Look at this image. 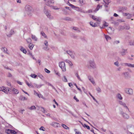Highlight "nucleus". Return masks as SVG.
<instances>
[{"instance_id":"f257e3e1","label":"nucleus","mask_w":134,"mask_h":134,"mask_svg":"<svg viewBox=\"0 0 134 134\" xmlns=\"http://www.w3.org/2000/svg\"><path fill=\"white\" fill-rule=\"evenodd\" d=\"M44 12L48 18L50 19H53V16L51 15L50 11L46 9L45 8V7H44Z\"/></svg>"},{"instance_id":"f03ea898","label":"nucleus","mask_w":134,"mask_h":134,"mask_svg":"<svg viewBox=\"0 0 134 134\" xmlns=\"http://www.w3.org/2000/svg\"><path fill=\"white\" fill-rule=\"evenodd\" d=\"M25 10L26 13L29 15H31L33 10L31 7L29 5H27L25 7Z\"/></svg>"},{"instance_id":"7ed1b4c3","label":"nucleus","mask_w":134,"mask_h":134,"mask_svg":"<svg viewBox=\"0 0 134 134\" xmlns=\"http://www.w3.org/2000/svg\"><path fill=\"white\" fill-rule=\"evenodd\" d=\"M87 67L89 69H94L96 68V64L93 60H91L88 62Z\"/></svg>"},{"instance_id":"20e7f679","label":"nucleus","mask_w":134,"mask_h":134,"mask_svg":"<svg viewBox=\"0 0 134 134\" xmlns=\"http://www.w3.org/2000/svg\"><path fill=\"white\" fill-rule=\"evenodd\" d=\"M44 3L47 5L51 7L52 5L54 3V1L53 0H43Z\"/></svg>"},{"instance_id":"39448f33","label":"nucleus","mask_w":134,"mask_h":134,"mask_svg":"<svg viewBox=\"0 0 134 134\" xmlns=\"http://www.w3.org/2000/svg\"><path fill=\"white\" fill-rule=\"evenodd\" d=\"M59 66L62 69L63 71H66L65 65L64 62H62L59 63Z\"/></svg>"},{"instance_id":"423d86ee","label":"nucleus","mask_w":134,"mask_h":134,"mask_svg":"<svg viewBox=\"0 0 134 134\" xmlns=\"http://www.w3.org/2000/svg\"><path fill=\"white\" fill-rule=\"evenodd\" d=\"M122 74L125 79H128L131 77V75L128 71L124 72L122 73Z\"/></svg>"},{"instance_id":"0eeeda50","label":"nucleus","mask_w":134,"mask_h":134,"mask_svg":"<svg viewBox=\"0 0 134 134\" xmlns=\"http://www.w3.org/2000/svg\"><path fill=\"white\" fill-rule=\"evenodd\" d=\"M121 65L124 66H127L131 68H134V64L127 63H120Z\"/></svg>"},{"instance_id":"6e6552de","label":"nucleus","mask_w":134,"mask_h":134,"mask_svg":"<svg viewBox=\"0 0 134 134\" xmlns=\"http://www.w3.org/2000/svg\"><path fill=\"white\" fill-rule=\"evenodd\" d=\"M124 90L125 92L128 94L131 95L133 94V90L131 88H125Z\"/></svg>"},{"instance_id":"1a4fd4ad","label":"nucleus","mask_w":134,"mask_h":134,"mask_svg":"<svg viewBox=\"0 0 134 134\" xmlns=\"http://www.w3.org/2000/svg\"><path fill=\"white\" fill-rule=\"evenodd\" d=\"M8 91H9V93H12L13 92V93L16 94H18L19 93V91L14 88L10 90L8 89Z\"/></svg>"},{"instance_id":"9d476101","label":"nucleus","mask_w":134,"mask_h":134,"mask_svg":"<svg viewBox=\"0 0 134 134\" xmlns=\"http://www.w3.org/2000/svg\"><path fill=\"white\" fill-rule=\"evenodd\" d=\"M5 132L8 134H16V133L14 130L9 129L5 130Z\"/></svg>"},{"instance_id":"9b49d317","label":"nucleus","mask_w":134,"mask_h":134,"mask_svg":"<svg viewBox=\"0 0 134 134\" xmlns=\"http://www.w3.org/2000/svg\"><path fill=\"white\" fill-rule=\"evenodd\" d=\"M119 53L122 56L125 55L127 53V50L122 49L120 51Z\"/></svg>"},{"instance_id":"f8f14e48","label":"nucleus","mask_w":134,"mask_h":134,"mask_svg":"<svg viewBox=\"0 0 134 134\" xmlns=\"http://www.w3.org/2000/svg\"><path fill=\"white\" fill-rule=\"evenodd\" d=\"M121 114L125 119H128L129 118V115L125 113L121 112Z\"/></svg>"},{"instance_id":"ddd939ff","label":"nucleus","mask_w":134,"mask_h":134,"mask_svg":"<svg viewBox=\"0 0 134 134\" xmlns=\"http://www.w3.org/2000/svg\"><path fill=\"white\" fill-rule=\"evenodd\" d=\"M119 104L122 106L124 108L127 109L128 110H129V109L126 105V104L125 103L121 101H119Z\"/></svg>"},{"instance_id":"4468645a","label":"nucleus","mask_w":134,"mask_h":134,"mask_svg":"<svg viewBox=\"0 0 134 134\" xmlns=\"http://www.w3.org/2000/svg\"><path fill=\"white\" fill-rule=\"evenodd\" d=\"M50 125L55 127H59L60 125L59 124L56 122H52Z\"/></svg>"},{"instance_id":"2eb2a0df","label":"nucleus","mask_w":134,"mask_h":134,"mask_svg":"<svg viewBox=\"0 0 134 134\" xmlns=\"http://www.w3.org/2000/svg\"><path fill=\"white\" fill-rule=\"evenodd\" d=\"M89 80L93 84L95 83V82L91 76H88V77Z\"/></svg>"},{"instance_id":"dca6fc26","label":"nucleus","mask_w":134,"mask_h":134,"mask_svg":"<svg viewBox=\"0 0 134 134\" xmlns=\"http://www.w3.org/2000/svg\"><path fill=\"white\" fill-rule=\"evenodd\" d=\"M20 49L24 53L26 54L27 52V51L22 46L20 47Z\"/></svg>"},{"instance_id":"f3484780","label":"nucleus","mask_w":134,"mask_h":134,"mask_svg":"<svg viewBox=\"0 0 134 134\" xmlns=\"http://www.w3.org/2000/svg\"><path fill=\"white\" fill-rule=\"evenodd\" d=\"M61 10L63 12V13L65 15L68 14V13L67 10L64 8H61Z\"/></svg>"},{"instance_id":"a211bd4d","label":"nucleus","mask_w":134,"mask_h":134,"mask_svg":"<svg viewBox=\"0 0 134 134\" xmlns=\"http://www.w3.org/2000/svg\"><path fill=\"white\" fill-rule=\"evenodd\" d=\"M2 50L4 53L8 54L7 52V49L5 47H2L1 49Z\"/></svg>"},{"instance_id":"6ab92c4d","label":"nucleus","mask_w":134,"mask_h":134,"mask_svg":"<svg viewBox=\"0 0 134 134\" xmlns=\"http://www.w3.org/2000/svg\"><path fill=\"white\" fill-rule=\"evenodd\" d=\"M31 38L32 39H33V40L35 41H37V38L35 35L32 34L31 35Z\"/></svg>"},{"instance_id":"aec40b11","label":"nucleus","mask_w":134,"mask_h":134,"mask_svg":"<svg viewBox=\"0 0 134 134\" xmlns=\"http://www.w3.org/2000/svg\"><path fill=\"white\" fill-rule=\"evenodd\" d=\"M117 97L119 99L121 100L122 99V97L120 93H118L116 95Z\"/></svg>"},{"instance_id":"412c9836","label":"nucleus","mask_w":134,"mask_h":134,"mask_svg":"<svg viewBox=\"0 0 134 134\" xmlns=\"http://www.w3.org/2000/svg\"><path fill=\"white\" fill-rule=\"evenodd\" d=\"M40 34L43 36L44 38H47V35L43 31H41L40 33Z\"/></svg>"},{"instance_id":"4be33fe9","label":"nucleus","mask_w":134,"mask_h":134,"mask_svg":"<svg viewBox=\"0 0 134 134\" xmlns=\"http://www.w3.org/2000/svg\"><path fill=\"white\" fill-rule=\"evenodd\" d=\"M19 99L21 100H26L27 98L25 97H24L23 96L21 95L20 96V97Z\"/></svg>"},{"instance_id":"5701e85b","label":"nucleus","mask_w":134,"mask_h":134,"mask_svg":"<svg viewBox=\"0 0 134 134\" xmlns=\"http://www.w3.org/2000/svg\"><path fill=\"white\" fill-rule=\"evenodd\" d=\"M14 31L12 29L10 31V34H9L7 35V36L9 37L10 36L14 34Z\"/></svg>"},{"instance_id":"b1692460","label":"nucleus","mask_w":134,"mask_h":134,"mask_svg":"<svg viewBox=\"0 0 134 134\" xmlns=\"http://www.w3.org/2000/svg\"><path fill=\"white\" fill-rule=\"evenodd\" d=\"M34 46V45L33 44L30 43L29 45V47L31 50H32L33 49Z\"/></svg>"},{"instance_id":"393cba45","label":"nucleus","mask_w":134,"mask_h":134,"mask_svg":"<svg viewBox=\"0 0 134 134\" xmlns=\"http://www.w3.org/2000/svg\"><path fill=\"white\" fill-rule=\"evenodd\" d=\"M26 41L28 43H30L31 42V40L30 38H28L26 40Z\"/></svg>"},{"instance_id":"a878e982","label":"nucleus","mask_w":134,"mask_h":134,"mask_svg":"<svg viewBox=\"0 0 134 134\" xmlns=\"http://www.w3.org/2000/svg\"><path fill=\"white\" fill-rule=\"evenodd\" d=\"M92 18L93 19L96 21H99L98 19L96 18V16L93 15H92Z\"/></svg>"},{"instance_id":"bb28decb","label":"nucleus","mask_w":134,"mask_h":134,"mask_svg":"<svg viewBox=\"0 0 134 134\" xmlns=\"http://www.w3.org/2000/svg\"><path fill=\"white\" fill-rule=\"evenodd\" d=\"M105 36V38L107 41H108V40H110L111 38L109 36L107 35H104Z\"/></svg>"},{"instance_id":"cd10ccee","label":"nucleus","mask_w":134,"mask_h":134,"mask_svg":"<svg viewBox=\"0 0 134 134\" xmlns=\"http://www.w3.org/2000/svg\"><path fill=\"white\" fill-rule=\"evenodd\" d=\"M76 8L78 9V10L77 11H78L79 12H82L83 13H85V12H84V10H83L81 9H80L79 7H76Z\"/></svg>"},{"instance_id":"c85d7f7f","label":"nucleus","mask_w":134,"mask_h":134,"mask_svg":"<svg viewBox=\"0 0 134 134\" xmlns=\"http://www.w3.org/2000/svg\"><path fill=\"white\" fill-rule=\"evenodd\" d=\"M26 84L29 87H33V86L31 84H29V83L27 81H26Z\"/></svg>"},{"instance_id":"c756f323","label":"nucleus","mask_w":134,"mask_h":134,"mask_svg":"<svg viewBox=\"0 0 134 134\" xmlns=\"http://www.w3.org/2000/svg\"><path fill=\"white\" fill-rule=\"evenodd\" d=\"M79 2L81 5H82L84 4L83 0H79Z\"/></svg>"},{"instance_id":"7c9ffc66","label":"nucleus","mask_w":134,"mask_h":134,"mask_svg":"<svg viewBox=\"0 0 134 134\" xmlns=\"http://www.w3.org/2000/svg\"><path fill=\"white\" fill-rule=\"evenodd\" d=\"M75 75L77 77L78 79L80 81H82L81 80V79L80 77L78 75V73L77 72L75 74Z\"/></svg>"},{"instance_id":"2f4dec72","label":"nucleus","mask_w":134,"mask_h":134,"mask_svg":"<svg viewBox=\"0 0 134 134\" xmlns=\"http://www.w3.org/2000/svg\"><path fill=\"white\" fill-rule=\"evenodd\" d=\"M40 110L43 113H45V110L44 108L41 107H40Z\"/></svg>"},{"instance_id":"473e14b6","label":"nucleus","mask_w":134,"mask_h":134,"mask_svg":"<svg viewBox=\"0 0 134 134\" xmlns=\"http://www.w3.org/2000/svg\"><path fill=\"white\" fill-rule=\"evenodd\" d=\"M63 19L65 20L70 21L71 20V19L69 17H66L64 18Z\"/></svg>"},{"instance_id":"72a5a7b5","label":"nucleus","mask_w":134,"mask_h":134,"mask_svg":"<svg viewBox=\"0 0 134 134\" xmlns=\"http://www.w3.org/2000/svg\"><path fill=\"white\" fill-rule=\"evenodd\" d=\"M62 126L63 127H64V128L65 129H69V128L68 127H67L65 125L62 124Z\"/></svg>"},{"instance_id":"f704fd0d","label":"nucleus","mask_w":134,"mask_h":134,"mask_svg":"<svg viewBox=\"0 0 134 134\" xmlns=\"http://www.w3.org/2000/svg\"><path fill=\"white\" fill-rule=\"evenodd\" d=\"M114 64L117 66H119V64L118 61H117L116 62H114Z\"/></svg>"},{"instance_id":"c9c22d12","label":"nucleus","mask_w":134,"mask_h":134,"mask_svg":"<svg viewBox=\"0 0 134 134\" xmlns=\"http://www.w3.org/2000/svg\"><path fill=\"white\" fill-rule=\"evenodd\" d=\"M48 46H46V47H43V49L45 51H47L49 50V48L48 47Z\"/></svg>"},{"instance_id":"e433bc0d","label":"nucleus","mask_w":134,"mask_h":134,"mask_svg":"<svg viewBox=\"0 0 134 134\" xmlns=\"http://www.w3.org/2000/svg\"><path fill=\"white\" fill-rule=\"evenodd\" d=\"M66 52L70 56V55H72V54H73V53H72V52H71V51H66Z\"/></svg>"},{"instance_id":"4c0bfd02","label":"nucleus","mask_w":134,"mask_h":134,"mask_svg":"<svg viewBox=\"0 0 134 134\" xmlns=\"http://www.w3.org/2000/svg\"><path fill=\"white\" fill-rule=\"evenodd\" d=\"M96 90L98 91V93H100L101 92V90L100 88L98 87V88H97L96 89Z\"/></svg>"},{"instance_id":"58836bf2","label":"nucleus","mask_w":134,"mask_h":134,"mask_svg":"<svg viewBox=\"0 0 134 134\" xmlns=\"http://www.w3.org/2000/svg\"><path fill=\"white\" fill-rule=\"evenodd\" d=\"M46 83L47 84L48 86H51L53 88H54V86L49 83L47 82Z\"/></svg>"},{"instance_id":"ea45409f","label":"nucleus","mask_w":134,"mask_h":134,"mask_svg":"<svg viewBox=\"0 0 134 134\" xmlns=\"http://www.w3.org/2000/svg\"><path fill=\"white\" fill-rule=\"evenodd\" d=\"M3 92H4L6 93H8L9 92V91H8V90H7L6 88H5V89H4L3 90Z\"/></svg>"},{"instance_id":"a19ab883","label":"nucleus","mask_w":134,"mask_h":134,"mask_svg":"<svg viewBox=\"0 0 134 134\" xmlns=\"http://www.w3.org/2000/svg\"><path fill=\"white\" fill-rule=\"evenodd\" d=\"M44 44L46 46H48V42L47 40L45 41L44 42Z\"/></svg>"},{"instance_id":"79ce46f5","label":"nucleus","mask_w":134,"mask_h":134,"mask_svg":"<svg viewBox=\"0 0 134 134\" xmlns=\"http://www.w3.org/2000/svg\"><path fill=\"white\" fill-rule=\"evenodd\" d=\"M92 9H90L89 10H88L87 11H86L85 12V13H92Z\"/></svg>"},{"instance_id":"37998d69","label":"nucleus","mask_w":134,"mask_h":134,"mask_svg":"<svg viewBox=\"0 0 134 134\" xmlns=\"http://www.w3.org/2000/svg\"><path fill=\"white\" fill-rule=\"evenodd\" d=\"M42 85H37V84H35V85H34V86L37 88H40Z\"/></svg>"},{"instance_id":"c03bdc74","label":"nucleus","mask_w":134,"mask_h":134,"mask_svg":"<svg viewBox=\"0 0 134 134\" xmlns=\"http://www.w3.org/2000/svg\"><path fill=\"white\" fill-rule=\"evenodd\" d=\"M36 108L34 106H32L30 108H29V109L31 110H34V109H35Z\"/></svg>"},{"instance_id":"a18cd8bd","label":"nucleus","mask_w":134,"mask_h":134,"mask_svg":"<svg viewBox=\"0 0 134 134\" xmlns=\"http://www.w3.org/2000/svg\"><path fill=\"white\" fill-rule=\"evenodd\" d=\"M63 80L65 82H66L67 81L66 77L65 76H63Z\"/></svg>"},{"instance_id":"49530a36","label":"nucleus","mask_w":134,"mask_h":134,"mask_svg":"<svg viewBox=\"0 0 134 134\" xmlns=\"http://www.w3.org/2000/svg\"><path fill=\"white\" fill-rule=\"evenodd\" d=\"M30 76L34 78H36V77L37 76L35 74H31Z\"/></svg>"},{"instance_id":"de8ad7c7","label":"nucleus","mask_w":134,"mask_h":134,"mask_svg":"<svg viewBox=\"0 0 134 134\" xmlns=\"http://www.w3.org/2000/svg\"><path fill=\"white\" fill-rule=\"evenodd\" d=\"M73 29L75 30L78 31H80L79 30L78 28L76 27H74L73 28Z\"/></svg>"},{"instance_id":"09e8293b","label":"nucleus","mask_w":134,"mask_h":134,"mask_svg":"<svg viewBox=\"0 0 134 134\" xmlns=\"http://www.w3.org/2000/svg\"><path fill=\"white\" fill-rule=\"evenodd\" d=\"M51 7H52L53 9L55 10L59 9H60V8H57L56 7L52 5V6Z\"/></svg>"},{"instance_id":"8fccbe9b","label":"nucleus","mask_w":134,"mask_h":134,"mask_svg":"<svg viewBox=\"0 0 134 134\" xmlns=\"http://www.w3.org/2000/svg\"><path fill=\"white\" fill-rule=\"evenodd\" d=\"M102 7V5L101 6H100L99 5H98L96 10L97 11L98 10H99V8H100V7Z\"/></svg>"},{"instance_id":"3c124183","label":"nucleus","mask_w":134,"mask_h":134,"mask_svg":"<svg viewBox=\"0 0 134 134\" xmlns=\"http://www.w3.org/2000/svg\"><path fill=\"white\" fill-rule=\"evenodd\" d=\"M70 56L73 59H75V56L74 55V54H72V55H70Z\"/></svg>"},{"instance_id":"603ef678","label":"nucleus","mask_w":134,"mask_h":134,"mask_svg":"<svg viewBox=\"0 0 134 134\" xmlns=\"http://www.w3.org/2000/svg\"><path fill=\"white\" fill-rule=\"evenodd\" d=\"M103 1L105 4L107 5H108L109 3V1H105V0H103Z\"/></svg>"},{"instance_id":"864d4df0","label":"nucleus","mask_w":134,"mask_h":134,"mask_svg":"<svg viewBox=\"0 0 134 134\" xmlns=\"http://www.w3.org/2000/svg\"><path fill=\"white\" fill-rule=\"evenodd\" d=\"M44 70L45 72L48 73H49L50 72V71L49 70L46 68Z\"/></svg>"},{"instance_id":"5fc2aeb1","label":"nucleus","mask_w":134,"mask_h":134,"mask_svg":"<svg viewBox=\"0 0 134 134\" xmlns=\"http://www.w3.org/2000/svg\"><path fill=\"white\" fill-rule=\"evenodd\" d=\"M127 128L130 129V128L131 127H133V126L131 125H128L127 126Z\"/></svg>"},{"instance_id":"6e6d98bb","label":"nucleus","mask_w":134,"mask_h":134,"mask_svg":"<svg viewBox=\"0 0 134 134\" xmlns=\"http://www.w3.org/2000/svg\"><path fill=\"white\" fill-rule=\"evenodd\" d=\"M38 77L42 79H43L44 78L43 76L41 75H38Z\"/></svg>"},{"instance_id":"4d7b16f0","label":"nucleus","mask_w":134,"mask_h":134,"mask_svg":"<svg viewBox=\"0 0 134 134\" xmlns=\"http://www.w3.org/2000/svg\"><path fill=\"white\" fill-rule=\"evenodd\" d=\"M40 130H42L43 131H44L45 128L43 126H41L40 129Z\"/></svg>"},{"instance_id":"13d9d810","label":"nucleus","mask_w":134,"mask_h":134,"mask_svg":"<svg viewBox=\"0 0 134 134\" xmlns=\"http://www.w3.org/2000/svg\"><path fill=\"white\" fill-rule=\"evenodd\" d=\"M4 66V68L6 69H8V70H12L11 69H10L8 67V66Z\"/></svg>"},{"instance_id":"bf43d9fd","label":"nucleus","mask_w":134,"mask_h":134,"mask_svg":"<svg viewBox=\"0 0 134 134\" xmlns=\"http://www.w3.org/2000/svg\"><path fill=\"white\" fill-rule=\"evenodd\" d=\"M69 86L71 88L73 87V85H72V83H69Z\"/></svg>"},{"instance_id":"052dcab7","label":"nucleus","mask_w":134,"mask_h":134,"mask_svg":"<svg viewBox=\"0 0 134 134\" xmlns=\"http://www.w3.org/2000/svg\"><path fill=\"white\" fill-rule=\"evenodd\" d=\"M130 45H134V42L132 41L130 42Z\"/></svg>"},{"instance_id":"680f3d73","label":"nucleus","mask_w":134,"mask_h":134,"mask_svg":"<svg viewBox=\"0 0 134 134\" xmlns=\"http://www.w3.org/2000/svg\"><path fill=\"white\" fill-rule=\"evenodd\" d=\"M5 89V87H0V91H3V89Z\"/></svg>"},{"instance_id":"e2e57ef3","label":"nucleus","mask_w":134,"mask_h":134,"mask_svg":"<svg viewBox=\"0 0 134 134\" xmlns=\"http://www.w3.org/2000/svg\"><path fill=\"white\" fill-rule=\"evenodd\" d=\"M74 99H75L77 102H78L79 101V100L76 98L75 96L74 97Z\"/></svg>"},{"instance_id":"0e129e2a","label":"nucleus","mask_w":134,"mask_h":134,"mask_svg":"<svg viewBox=\"0 0 134 134\" xmlns=\"http://www.w3.org/2000/svg\"><path fill=\"white\" fill-rule=\"evenodd\" d=\"M34 92L35 94H36L39 98L40 97L39 96V95L38 94V93L37 92H36V91H34Z\"/></svg>"},{"instance_id":"69168bd1","label":"nucleus","mask_w":134,"mask_h":134,"mask_svg":"<svg viewBox=\"0 0 134 134\" xmlns=\"http://www.w3.org/2000/svg\"><path fill=\"white\" fill-rule=\"evenodd\" d=\"M107 26L108 25H106L105 24H103V27L102 28L100 27V28H104V27Z\"/></svg>"},{"instance_id":"338daca9","label":"nucleus","mask_w":134,"mask_h":134,"mask_svg":"<svg viewBox=\"0 0 134 134\" xmlns=\"http://www.w3.org/2000/svg\"><path fill=\"white\" fill-rule=\"evenodd\" d=\"M119 41H115L114 42V44H118V43H119Z\"/></svg>"},{"instance_id":"774afa93","label":"nucleus","mask_w":134,"mask_h":134,"mask_svg":"<svg viewBox=\"0 0 134 134\" xmlns=\"http://www.w3.org/2000/svg\"><path fill=\"white\" fill-rule=\"evenodd\" d=\"M75 134H82L80 132L76 131Z\"/></svg>"}]
</instances>
